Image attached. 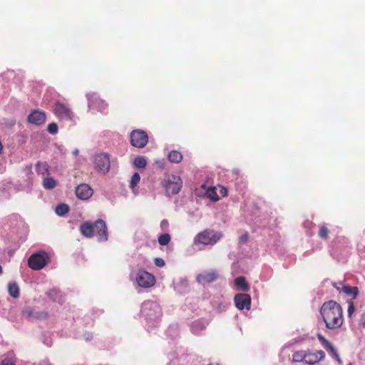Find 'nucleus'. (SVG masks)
I'll use <instances>...</instances> for the list:
<instances>
[{
  "instance_id": "39",
  "label": "nucleus",
  "mask_w": 365,
  "mask_h": 365,
  "mask_svg": "<svg viewBox=\"0 0 365 365\" xmlns=\"http://www.w3.org/2000/svg\"><path fill=\"white\" fill-rule=\"evenodd\" d=\"M1 365H16L15 363H14L11 359L9 358H6L4 360L1 361Z\"/></svg>"
},
{
  "instance_id": "17",
  "label": "nucleus",
  "mask_w": 365,
  "mask_h": 365,
  "mask_svg": "<svg viewBox=\"0 0 365 365\" xmlns=\"http://www.w3.org/2000/svg\"><path fill=\"white\" fill-rule=\"evenodd\" d=\"M79 230L84 237L91 238L94 235V224L92 225L88 222H85L81 225Z\"/></svg>"
},
{
  "instance_id": "42",
  "label": "nucleus",
  "mask_w": 365,
  "mask_h": 365,
  "mask_svg": "<svg viewBox=\"0 0 365 365\" xmlns=\"http://www.w3.org/2000/svg\"><path fill=\"white\" fill-rule=\"evenodd\" d=\"M100 103H101V111L102 113H105L104 110L107 109V108H108V104H107V103H105L104 101H101V102H100Z\"/></svg>"
},
{
  "instance_id": "28",
  "label": "nucleus",
  "mask_w": 365,
  "mask_h": 365,
  "mask_svg": "<svg viewBox=\"0 0 365 365\" xmlns=\"http://www.w3.org/2000/svg\"><path fill=\"white\" fill-rule=\"evenodd\" d=\"M56 213L59 216H63L69 211V207L66 204L58 205L56 207Z\"/></svg>"
},
{
  "instance_id": "7",
  "label": "nucleus",
  "mask_w": 365,
  "mask_h": 365,
  "mask_svg": "<svg viewBox=\"0 0 365 365\" xmlns=\"http://www.w3.org/2000/svg\"><path fill=\"white\" fill-rule=\"evenodd\" d=\"M94 166L98 173H107L110 168L109 156L106 153L96 155L94 158Z\"/></svg>"
},
{
  "instance_id": "16",
  "label": "nucleus",
  "mask_w": 365,
  "mask_h": 365,
  "mask_svg": "<svg viewBox=\"0 0 365 365\" xmlns=\"http://www.w3.org/2000/svg\"><path fill=\"white\" fill-rule=\"evenodd\" d=\"M28 121L36 125H42L46 121V114L39 110H34L28 116Z\"/></svg>"
},
{
  "instance_id": "1",
  "label": "nucleus",
  "mask_w": 365,
  "mask_h": 365,
  "mask_svg": "<svg viewBox=\"0 0 365 365\" xmlns=\"http://www.w3.org/2000/svg\"><path fill=\"white\" fill-rule=\"evenodd\" d=\"M320 314L326 327L329 329H339L344 323L343 309L335 301L325 302L321 307Z\"/></svg>"
},
{
  "instance_id": "24",
  "label": "nucleus",
  "mask_w": 365,
  "mask_h": 365,
  "mask_svg": "<svg viewBox=\"0 0 365 365\" xmlns=\"http://www.w3.org/2000/svg\"><path fill=\"white\" fill-rule=\"evenodd\" d=\"M42 185L46 190H52L56 187L57 182L53 178L46 177L43 178Z\"/></svg>"
},
{
  "instance_id": "12",
  "label": "nucleus",
  "mask_w": 365,
  "mask_h": 365,
  "mask_svg": "<svg viewBox=\"0 0 365 365\" xmlns=\"http://www.w3.org/2000/svg\"><path fill=\"white\" fill-rule=\"evenodd\" d=\"M23 316L31 321H36L47 319L48 314L45 311L36 310L28 307L23 311Z\"/></svg>"
},
{
  "instance_id": "45",
  "label": "nucleus",
  "mask_w": 365,
  "mask_h": 365,
  "mask_svg": "<svg viewBox=\"0 0 365 365\" xmlns=\"http://www.w3.org/2000/svg\"><path fill=\"white\" fill-rule=\"evenodd\" d=\"M1 272H2V267H1V266L0 265V274H1Z\"/></svg>"
},
{
  "instance_id": "18",
  "label": "nucleus",
  "mask_w": 365,
  "mask_h": 365,
  "mask_svg": "<svg viewBox=\"0 0 365 365\" xmlns=\"http://www.w3.org/2000/svg\"><path fill=\"white\" fill-rule=\"evenodd\" d=\"M317 338L321 342L323 347L328 351L331 356L334 354V353L337 352L336 349L333 346L332 344L329 342L324 336L319 334L317 335Z\"/></svg>"
},
{
  "instance_id": "11",
  "label": "nucleus",
  "mask_w": 365,
  "mask_h": 365,
  "mask_svg": "<svg viewBox=\"0 0 365 365\" xmlns=\"http://www.w3.org/2000/svg\"><path fill=\"white\" fill-rule=\"evenodd\" d=\"M234 301L236 307L240 310L244 309L250 310L251 308V297L247 294H237L235 296Z\"/></svg>"
},
{
  "instance_id": "26",
  "label": "nucleus",
  "mask_w": 365,
  "mask_h": 365,
  "mask_svg": "<svg viewBox=\"0 0 365 365\" xmlns=\"http://www.w3.org/2000/svg\"><path fill=\"white\" fill-rule=\"evenodd\" d=\"M235 284L243 291H247L249 288L246 282L245 278L243 277H238L235 279Z\"/></svg>"
},
{
  "instance_id": "8",
  "label": "nucleus",
  "mask_w": 365,
  "mask_h": 365,
  "mask_svg": "<svg viewBox=\"0 0 365 365\" xmlns=\"http://www.w3.org/2000/svg\"><path fill=\"white\" fill-rule=\"evenodd\" d=\"M53 113L60 120H72L73 113L71 108L65 103L56 102L53 107Z\"/></svg>"
},
{
  "instance_id": "13",
  "label": "nucleus",
  "mask_w": 365,
  "mask_h": 365,
  "mask_svg": "<svg viewBox=\"0 0 365 365\" xmlns=\"http://www.w3.org/2000/svg\"><path fill=\"white\" fill-rule=\"evenodd\" d=\"M95 232L97 234L98 241L105 242L108 240V228L104 220H98L94 222Z\"/></svg>"
},
{
  "instance_id": "35",
  "label": "nucleus",
  "mask_w": 365,
  "mask_h": 365,
  "mask_svg": "<svg viewBox=\"0 0 365 365\" xmlns=\"http://www.w3.org/2000/svg\"><path fill=\"white\" fill-rule=\"evenodd\" d=\"M331 284L340 293L342 292L341 287L344 285V283L343 282H332Z\"/></svg>"
},
{
  "instance_id": "40",
  "label": "nucleus",
  "mask_w": 365,
  "mask_h": 365,
  "mask_svg": "<svg viewBox=\"0 0 365 365\" xmlns=\"http://www.w3.org/2000/svg\"><path fill=\"white\" fill-rule=\"evenodd\" d=\"M332 357L334 358L338 361L339 365H342L343 361H342L341 359L340 358L338 352L334 353V354L332 355Z\"/></svg>"
},
{
  "instance_id": "37",
  "label": "nucleus",
  "mask_w": 365,
  "mask_h": 365,
  "mask_svg": "<svg viewBox=\"0 0 365 365\" xmlns=\"http://www.w3.org/2000/svg\"><path fill=\"white\" fill-rule=\"evenodd\" d=\"M249 235L247 232H245L242 235H241L239 238L240 243L245 244L248 241Z\"/></svg>"
},
{
  "instance_id": "14",
  "label": "nucleus",
  "mask_w": 365,
  "mask_h": 365,
  "mask_svg": "<svg viewBox=\"0 0 365 365\" xmlns=\"http://www.w3.org/2000/svg\"><path fill=\"white\" fill-rule=\"evenodd\" d=\"M325 358V354L323 351L319 350L312 352L309 350L307 351V356L305 363L309 365H314Z\"/></svg>"
},
{
  "instance_id": "34",
  "label": "nucleus",
  "mask_w": 365,
  "mask_h": 365,
  "mask_svg": "<svg viewBox=\"0 0 365 365\" xmlns=\"http://www.w3.org/2000/svg\"><path fill=\"white\" fill-rule=\"evenodd\" d=\"M47 130L51 134H56L58 133V125L56 123H51L48 125Z\"/></svg>"
},
{
  "instance_id": "4",
  "label": "nucleus",
  "mask_w": 365,
  "mask_h": 365,
  "mask_svg": "<svg viewBox=\"0 0 365 365\" xmlns=\"http://www.w3.org/2000/svg\"><path fill=\"white\" fill-rule=\"evenodd\" d=\"M141 314L148 319H157L161 314V309L158 304L156 303L147 301L143 304L141 308Z\"/></svg>"
},
{
  "instance_id": "36",
  "label": "nucleus",
  "mask_w": 365,
  "mask_h": 365,
  "mask_svg": "<svg viewBox=\"0 0 365 365\" xmlns=\"http://www.w3.org/2000/svg\"><path fill=\"white\" fill-rule=\"evenodd\" d=\"M155 264L157 266V267H163L165 266V262L164 261L163 259L162 258H160V257H158V258H155Z\"/></svg>"
},
{
  "instance_id": "29",
  "label": "nucleus",
  "mask_w": 365,
  "mask_h": 365,
  "mask_svg": "<svg viewBox=\"0 0 365 365\" xmlns=\"http://www.w3.org/2000/svg\"><path fill=\"white\" fill-rule=\"evenodd\" d=\"M207 195L208 198L213 202H217L220 200V197L216 192V189L214 187H211L207 189Z\"/></svg>"
},
{
  "instance_id": "27",
  "label": "nucleus",
  "mask_w": 365,
  "mask_h": 365,
  "mask_svg": "<svg viewBox=\"0 0 365 365\" xmlns=\"http://www.w3.org/2000/svg\"><path fill=\"white\" fill-rule=\"evenodd\" d=\"M133 164L138 168H144L147 165V160L144 156H138L135 158Z\"/></svg>"
},
{
  "instance_id": "43",
  "label": "nucleus",
  "mask_w": 365,
  "mask_h": 365,
  "mask_svg": "<svg viewBox=\"0 0 365 365\" xmlns=\"http://www.w3.org/2000/svg\"><path fill=\"white\" fill-rule=\"evenodd\" d=\"M220 194L223 196V197H225L227 195V190L226 187H220Z\"/></svg>"
},
{
  "instance_id": "19",
  "label": "nucleus",
  "mask_w": 365,
  "mask_h": 365,
  "mask_svg": "<svg viewBox=\"0 0 365 365\" xmlns=\"http://www.w3.org/2000/svg\"><path fill=\"white\" fill-rule=\"evenodd\" d=\"M317 338L321 342L323 347L328 351L331 356L334 354V353L337 352L336 349L333 346L332 344L329 342L324 336L319 334L317 335Z\"/></svg>"
},
{
  "instance_id": "32",
  "label": "nucleus",
  "mask_w": 365,
  "mask_h": 365,
  "mask_svg": "<svg viewBox=\"0 0 365 365\" xmlns=\"http://www.w3.org/2000/svg\"><path fill=\"white\" fill-rule=\"evenodd\" d=\"M59 295L60 292L56 289H52L47 292V296L53 301L57 300Z\"/></svg>"
},
{
  "instance_id": "23",
  "label": "nucleus",
  "mask_w": 365,
  "mask_h": 365,
  "mask_svg": "<svg viewBox=\"0 0 365 365\" xmlns=\"http://www.w3.org/2000/svg\"><path fill=\"white\" fill-rule=\"evenodd\" d=\"M36 173L38 175H44L46 174H48L49 172V166L46 162H40L38 161L36 164Z\"/></svg>"
},
{
  "instance_id": "21",
  "label": "nucleus",
  "mask_w": 365,
  "mask_h": 365,
  "mask_svg": "<svg viewBox=\"0 0 365 365\" xmlns=\"http://www.w3.org/2000/svg\"><path fill=\"white\" fill-rule=\"evenodd\" d=\"M168 158L171 163H179L182 160V155L178 150H172L168 153Z\"/></svg>"
},
{
  "instance_id": "33",
  "label": "nucleus",
  "mask_w": 365,
  "mask_h": 365,
  "mask_svg": "<svg viewBox=\"0 0 365 365\" xmlns=\"http://www.w3.org/2000/svg\"><path fill=\"white\" fill-rule=\"evenodd\" d=\"M140 176L138 173H135L131 178L130 187L134 188L140 182Z\"/></svg>"
},
{
  "instance_id": "22",
  "label": "nucleus",
  "mask_w": 365,
  "mask_h": 365,
  "mask_svg": "<svg viewBox=\"0 0 365 365\" xmlns=\"http://www.w3.org/2000/svg\"><path fill=\"white\" fill-rule=\"evenodd\" d=\"M307 356V350H299L292 354V361L294 362H304Z\"/></svg>"
},
{
  "instance_id": "38",
  "label": "nucleus",
  "mask_w": 365,
  "mask_h": 365,
  "mask_svg": "<svg viewBox=\"0 0 365 365\" xmlns=\"http://www.w3.org/2000/svg\"><path fill=\"white\" fill-rule=\"evenodd\" d=\"M354 310H355V308H354V303L352 302H350L349 303V307H348V315L349 317H351L352 314L354 312Z\"/></svg>"
},
{
  "instance_id": "44",
  "label": "nucleus",
  "mask_w": 365,
  "mask_h": 365,
  "mask_svg": "<svg viewBox=\"0 0 365 365\" xmlns=\"http://www.w3.org/2000/svg\"><path fill=\"white\" fill-rule=\"evenodd\" d=\"M78 150H76L75 151H73V154L74 155H78Z\"/></svg>"
},
{
  "instance_id": "2",
  "label": "nucleus",
  "mask_w": 365,
  "mask_h": 365,
  "mask_svg": "<svg viewBox=\"0 0 365 365\" xmlns=\"http://www.w3.org/2000/svg\"><path fill=\"white\" fill-rule=\"evenodd\" d=\"M222 237L219 232H215L212 230H205L198 233L194 240L195 244H202L205 245H215Z\"/></svg>"
},
{
  "instance_id": "20",
  "label": "nucleus",
  "mask_w": 365,
  "mask_h": 365,
  "mask_svg": "<svg viewBox=\"0 0 365 365\" xmlns=\"http://www.w3.org/2000/svg\"><path fill=\"white\" fill-rule=\"evenodd\" d=\"M342 292L346 294L347 296L352 297L354 299L356 298L359 294V289L356 287H351L346 285L341 287Z\"/></svg>"
},
{
  "instance_id": "31",
  "label": "nucleus",
  "mask_w": 365,
  "mask_h": 365,
  "mask_svg": "<svg viewBox=\"0 0 365 365\" xmlns=\"http://www.w3.org/2000/svg\"><path fill=\"white\" fill-rule=\"evenodd\" d=\"M318 235L319 237L323 240H327L328 238L329 230L326 225H322L319 226Z\"/></svg>"
},
{
  "instance_id": "30",
  "label": "nucleus",
  "mask_w": 365,
  "mask_h": 365,
  "mask_svg": "<svg viewBox=\"0 0 365 365\" xmlns=\"http://www.w3.org/2000/svg\"><path fill=\"white\" fill-rule=\"evenodd\" d=\"M170 241V235L168 233L162 234L158 237V243L163 246L168 245Z\"/></svg>"
},
{
  "instance_id": "9",
  "label": "nucleus",
  "mask_w": 365,
  "mask_h": 365,
  "mask_svg": "<svg viewBox=\"0 0 365 365\" xmlns=\"http://www.w3.org/2000/svg\"><path fill=\"white\" fill-rule=\"evenodd\" d=\"M136 282L140 287L149 288L155 284V279L151 274L145 270L140 269L137 273Z\"/></svg>"
},
{
  "instance_id": "10",
  "label": "nucleus",
  "mask_w": 365,
  "mask_h": 365,
  "mask_svg": "<svg viewBox=\"0 0 365 365\" xmlns=\"http://www.w3.org/2000/svg\"><path fill=\"white\" fill-rule=\"evenodd\" d=\"M219 277L217 270L205 271L197 276L196 280L200 284H205L216 281Z\"/></svg>"
},
{
  "instance_id": "25",
  "label": "nucleus",
  "mask_w": 365,
  "mask_h": 365,
  "mask_svg": "<svg viewBox=\"0 0 365 365\" xmlns=\"http://www.w3.org/2000/svg\"><path fill=\"white\" fill-rule=\"evenodd\" d=\"M9 294L14 298L19 297V287L16 282H10L8 284Z\"/></svg>"
},
{
  "instance_id": "15",
  "label": "nucleus",
  "mask_w": 365,
  "mask_h": 365,
  "mask_svg": "<svg viewBox=\"0 0 365 365\" xmlns=\"http://www.w3.org/2000/svg\"><path fill=\"white\" fill-rule=\"evenodd\" d=\"M93 195L92 188L87 184L82 183L76 187V195L78 199L88 200Z\"/></svg>"
},
{
  "instance_id": "46",
  "label": "nucleus",
  "mask_w": 365,
  "mask_h": 365,
  "mask_svg": "<svg viewBox=\"0 0 365 365\" xmlns=\"http://www.w3.org/2000/svg\"><path fill=\"white\" fill-rule=\"evenodd\" d=\"M347 365H352V364L351 363H349Z\"/></svg>"
},
{
  "instance_id": "41",
  "label": "nucleus",
  "mask_w": 365,
  "mask_h": 365,
  "mask_svg": "<svg viewBox=\"0 0 365 365\" xmlns=\"http://www.w3.org/2000/svg\"><path fill=\"white\" fill-rule=\"evenodd\" d=\"M168 226V222L167 220H163L160 222V227L163 230H166Z\"/></svg>"
},
{
  "instance_id": "3",
  "label": "nucleus",
  "mask_w": 365,
  "mask_h": 365,
  "mask_svg": "<svg viewBox=\"0 0 365 365\" xmlns=\"http://www.w3.org/2000/svg\"><path fill=\"white\" fill-rule=\"evenodd\" d=\"M182 186V179L175 175H169L164 180V187L168 196L178 194Z\"/></svg>"
},
{
  "instance_id": "5",
  "label": "nucleus",
  "mask_w": 365,
  "mask_h": 365,
  "mask_svg": "<svg viewBox=\"0 0 365 365\" xmlns=\"http://www.w3.org/2000/svg\"><path fill=\"white\" fill-rule=\"evenodd\" d=\"M130 144L138 148H144L148 142V135L143 130H133L130 134Z\"/></svg>"
},
{
  "instance_id": "6",
  "label": "nucleus",
  "mask_w": 365,
  "mask_h": 365,
  "mask_svg": "<svg viewBox=\"0 0 365 365\" xmlns=\"http://www.w3.org/2000/svg\"><path fill=\"white\" fill-rule=\"evenodd\" d=\"M48 259V255L45 252L35 253L29 258L28 264L31 269L39 270L47 264Z\"/></svg>"
}]
</instances>
